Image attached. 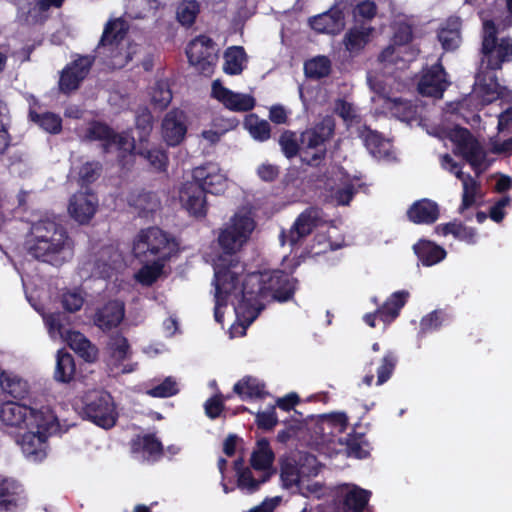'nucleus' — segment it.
<instances>
[{
	"instance_id": "obj_1",
	"label": "nucleus",
	"mask_w": 512,
	"mask_h": 512,
	"mask_svg": "<svg viewBox=\"0 0 512 512\" xmlns=\"http://www.w3.org/2000/svg\"><path fill=\"white\" fill-rule=\"evenodd\" d=\"M255 228L251 208L242 207L218 236L224 255L214 264V317L222 323L221 309L231 302L236 315V321L229 329L231 338L245 335L247 327L264 308V299L287 301L295 290L294 278L279 270L254 272L243 277L244 265L235 254L248 242Z\"/></svg>"
},
{
	"instance_id": "obj_2",
	"label": "nucleus",
	"mask_w": 512,
	"mask_h": 512,
	"mask_svg": "<svg viewBox=\"0 0 512 512\" xmlns=\"http://www.w3.org/2000/svg\"><path fill=\"white\" fill-rule=\"evenodd\" d=\"M481 18L483 21V56L476 74L474 90L462 101L449 105L452 113L460 114L465 119L467 116L464 110L479 111L483 106L498 99L501 86L498 83L496 71L502 68L503 63L512 60V39L508 37L498 39L493 20L487 19L483 12Z\"/></svg>"
},
{
	"instance_id": "obj_3",
	"label": "nucleus",
	"mask_w": 512,
	"mask_h": 512,
	"mask_svg": "<svg viewBox=\"0 0 512 512\" xmlns=\"http://www.w3.org/2000/svg\"><path fill=\"white\" fill-rule=\"evenodd\" d=\"M26 247L34 258L54 266L64 264L73 256V242L54 217L32 225Z\"/></svg>"
},
{
	"instance_id": "obj_4",
	"label": "nucleus",
	"mask_w": 512,
	"mask_h": 512,
	"mask_svg": "<svg viewBox=\"0 0 512 512\" xmlns=\"http://www.w3.org/2000/svg\"><path fill=\"white\" fill-rule=\"evenodd\" d=\"M321 466L315 456L300 453L297 458H287L281 462L280 479L282 486L305 497L320 498L323 486L313 480L320 472Z\"/></svg>"
},
{
	"instance_id": "obj_5",
	"label": "nucleus",
	"mask_w": 512,
	"mask_h": 512,
	"mask_svg": "<svg viewBox=\"0 0 512 512\" xmlns=\"http://www.w3.org/2000/svg\"><path fill=\"white\" fill-rule=\"evenodd\" d=\"M128 24L123 18L109 21L95 50L104 64L111 68L124 67L137 52V46L126 39Z\"/></svg>"
},
{
	"instance_id": "obj_6",
	"label": "nucleus",
	"mask_w": 512,
	"mask_h": 512,
	"mask_svg": "<svg viewBox=\"0 0 512 512\" xmlns=\"http://www.w3.org/2000/svg\"><path fill=\"white\" fill-rule=\"evenodd\" d=\"M58 428V418L53 411L23 429L24 432L16 437V443L26 459L32 462H40L47 456L48 438Z\"/></svg>"
},
{
	"instance_id": "obj_7",
	"label": "nucleus",
	"mask_w": 512,
	"mask_h": 512,
	"mask_svg": "<svg viewBox=\"0 0 512 512\" xmlns=\"http://www.w3.org/2000/svg\"><path fill=\"white\" fill-rule=\"evenodd\" d=\"M132 252L139 261H168L178 252L175 238L158 227L140 230L133 240Z\"/></svg>"
},
{
	"instance_id": "obj_8",
	"label": "nucleus",
	"mask_w": 512,
	"mask_h": 512,
	"mask_svg": "<svg viewBox=\"0 0 512 512\" xmlns=\"http://www.w3.org/2000/svg\"><path fill=\"white\" fill-rule=\"evenodd\" d=\"M432 134L441 140L449 139L454 145V153L461 155L476 173H481L489 167L485 150L467 129L457 125L451 128L440 127Z\"/></svg>"
},
{
	"instance_id": "obj_9",
	"label": "nucleus",
	"mask_w": 512,
	"mask_h": 512,
	"mask_svg": "<svg viewBox=\"0 0 512 512\" xmlns=\"http://www.w3.org/2000/svg\"><path fill=\"white\" fill-rule=\"evenodd\" d=\"M335 121L326 116L300 136V157L308 165H318L326 155V142L334 135Z\"/></svg>"
},
{
	"instance_id": "obj_10",
	"label": "nucleus",
	"mask_w": 512,
	"mask_h": 512,
	"mask_svg": "<svg viewBox=\"0 0 512 512\" xmlns=\"http://www.w3.org/2000/svg\"><path fill=\"white\" fill-rule=\"evenodd\" d=\"M82 416L103 429H111L118 419L117 405L110 393L104 390L88 391L82 397Z\"/></svg>"
},
{
	"instance_id": "obj_11",
	"label": "nucleus",
	"mask_w": 512,
	"mask_h": 512,
	"mask_svg": "<svg viewBox=\"0 0 512 512\" xmlns=\"http://www.w3.org/2000/svg\"><path fill=\"white\" fill-rule=\"evenodd\" d=\"M367 81L371 90L376 93V96L372 97V101L375 104L382 105V113H390L392 116L407 123L419 120L420 111L417 105H413L401 98L391 97L387 93L386 86L390 84V78H386L384 81L370 72L368 73Z\"/></svg>"
},
{
	"instance_id": "obj_12",
	"label": "nucleus",
	"mask_w": 512,
	"mask_h": 512,
	"mask_svg": "<svg viewBox=\"0 0 512 512\" xmlns=\"http://www.w3.org/2000/svg\"><path fill=\"white\" fill-rule=\"evenodd\" d=\"M393 31L391 44L381 52L379 61L385 66L403 62L402 68L416 57L418 51L410 44L413 37L412 29L404 18L400 17L394 21Z\"/></svg>"
},
{
	"instance_id": "obj_13",
	"label": "nucleus",
	"mask_w": 512,
	"mask_h": 512,
	"mask_svg": "<svg viewBox=\"0 0 512 512\" xmlns=\"http://www.w3.org/2000/svg\"><path fill=\"white\" fill-rule=\"evenodd\" d=\"M51 412L53 409L49 405L36 401L30 402L29 405L8 401L0 407V420L6 426L23 430Z\"/></svg>"
},
{
	"instance_id": "obj_14",
	"label": "nucleus",
	"mask_w": 512,
	"mask_h": 512,
	"mask_svg": "<svg viewBox=\"0 0 512 512\" xmlns=\"http://www.w3.org/2000/svg\"><path fill=\"white\" fill-rule=\"evenodd\" d=\"M82 137L102 141L105 152H117L121 162L126 157H131L136 149L135 141L128 133L115 134L106 124L100 122L90 123Z\"/></svg>"
},
{
	"instance_id": "obj_15",
	"label": "nucleus",
	"mask_w": 512,
	"mask_h": 512,
	"mask_svg": "<svg viewBox=\"0 0 512 512\" xmlns=\"http://www.w3.org/2000/svg\"><path fill=\"white\" fill-rule=\"evenodd\" d=\"M44 323L52 340H63L84 360L91 362L96 359L97 349L80 332L62 331L61 313L42 314Z\"/></svg>"
},
{
	"instance_id": "obj_16",
	"label": "nucleus",
	"mask_w": 512,
	"mask_h": 512,
	"mask_svg": "<svg viewBox=\"0 0 512 512\" xmlns=\"http://www.w3.org/2000/svg\"><path fill=\"white\" fill-rule=\"evenodd\" d=\"M186 54L189 63L200 73L209 76L213 73L217 60V52L211 38L201 35L193 39L187 46Z\"/></svg>"
},
{
	"instance_id": "obj_17",
	"label": "nucleus",
	"mask_w": 512,
	"mask_h": 512,
	"mask_svg": "<svg viewBox=\"0 0 512 512\" xmlns=\"http://www.w3.org/2000/svg\"><path fill=\"white\" fill-rule=\"evenodd\" d=\"M122 267V255L114 247H105L99 257L85 262L81 267L82 277L110 278L114 271Z\"/></svg>"
},
{
	"instance_id": "obj_18",
	"label": "nucleus",
	"mask_w": 512,
	"mask_h": 512,
	"mask_svg": "<svg viewBox=\"0 0 512 512\" xmlns=\"http://www.w3.org/2000/svg\"><path fill=\"white\" fill-rule=\"evenodd\" d=\"M192 177L193 181L196 182L205 193L219 195L228 187L227 175L216 163H206L195 167L192 171Z\"/></svg>"
},
{
	"instance_id": "obj_19",
	"label": "nucleus",
	"mask_w": 512,
	"mask_h": 512,
	"mask_svg": "<svg viewBox=\"0 0 512 512\" xmlns=\"http://www.w3.org/2000/svg\"><path fill=\"white\" fill-rule=\"evenodd\" d=\"M322 222H324V218L320 209L315 207L306 209L297 217L288 233L283 232L281 234V243L284 245L286 242H289L290 246L296 245Z\"/></svg>"
},
{
	"instance_id": "obj_20",
	"label": "nucleus",
	"mask_w": 512,
	"mask_h": 512,
	"mask_svg": "<svg viewBox=\"0 0 512 512\" xmlns=\"http://www.w3.org/2000/svg\"><path fill=\"white\" fill-rule=\"evenodd\" d=\"M371 492L354 484H342L335 489L338 512H362Z\"/></svg>"
},
{
	"instance_id": "obj_21",
	"label": "nucleus",
	"mask_w": 512,
	"mask_h": 512,
	"mask_svg": "<svg viewBox=\"0 0 512 512\" xmlns=\"http://www.w3.org/2000/svg\"><path fill=\"white\" fill-rule=\"evenodd\" d=\"M98 205L97 196L86 189L72 195L68 204V212L76 222L86 224L94 217Z\"/></svg>"
},
{
	"instance_id": "obj_22",
	"label": "nucleus",
	"mask_w": 512,
	"mask_h": 512,
	"mask_svg": "<svg viewBox=\"0 0 512 512\" xmlns=\"http://www.w3.org/2000/svg\"><path fill=\"white\" fill-rule=\"evenodd\" d=\"M187 133V116L184 111L173 109L161 123V135L168 146H177L183 142Z\"/></svg>"
},
{
	"instance_id": "obj_23",
	"label": "nucleus",
	"mask_w": 512,
	"mask_h": 512,
	"mask_svg": "<svg viewBox=\"0 0 512 512\" xmlns=\"http://www.w3.org/2000/svg\"><path fill=\"white\" fill-rule=\"evenodd\" d=\"M450 82L440 63L423 70L418 83V91L423 96L441 98Z\"/></svg>"
},
{
	"instance_id": "obj_24",
	"label": "nucleus",
	"mask_w": 512,
	"mask_h": 512,
	"mask_svg": "<svg viewBox=\"0 0 512 512\" xmlns=\"http://www.w3.org/2000/svg\"><path fill=\"white\" fill-rule=\"evenodd\" d=\"M440 161L443 169L455 174V176L462 182L463 194L459 212L463 214L466 209L475 203L478 184L474 178L462 172L459 165L449 154L442 155Z\"/></svg>"
},
{
	"instance_id": "obj_25",
	"label": "nucleus",
	"mask_w": 512,
	"mask_h": 512,
	"mask_svg": "<svg viewBox=\"0 0 512 512\" xmlns=\"http://www.w3.org/2000/svg\"><path fill=\"white\" fill-rule=\"evenodd\" d=\"M212 96L231 111L245 112L255 106V99L252 95L233 92L224 87L219 80L212 83Z\"/></svg>"
},
{
	"instance_id": "obj_26",
	"label": "nucleus",
	"mask_w": 512,
	"mask_h": 512,
	"mask_svg": "<svg viewBox=\"0 0 512 512\" xmlns=\"http://www.w3.org/2000/svg\"><path fill=\"white\" fill-rule=\"evenodd\" d=\"M409 294L406 291H398L393 293L386 302L378 307L374 313H367L364 315V322L370 326L375 327L376 317L379 316L380 320L385 324V327L392 323L399 315L400 310L405 305Z\"/></svg>"
},
{
	"instance_id": "obj_27",
	"label": "nucleus",
	"mask_w": 512,
	"mask_h": 512,
	"mask_svg": "<svg viewBox=\"0 0 512 512\" xmlns=\"http://www.w3.org/2000/svg\"><path fill=\"white\" fill-rule=\"evenodd\" d=\"M92 63L93 58L91 56H80L68 65L60 76V90L68 93L77 89L89 73Z\"/></svg>"
},
{
	"instance_id": "obj_28",
	"label": "nucleus",
	"mask_w": 512,
	"mask_h": 512,
	"mask_svg": "<svg viewBox=\"0 0 512 512\" xmlns=\"http://www.w3.org/2000/svg\"><path fill=\"white\" fill-rule=\"evenodd\" d=\"M352 134H356L362 139L365 147L374 158L387 161L394 159L390 141L383 138L378 132L372 131L363 125L358 126L355 132L352 131Z\"/></svg>"
},
{
	"instance_id": "obj_29",
	"label": "nucleus",
	"mask_w": 512,
	"mask_h": 512,
	"mask_svg": "<svg viewBox=\"0 0 512 512\" xmlns=\"http://www.w3.org/2000/svg\"><path fill=\"white\" fill-rule=\"evenodd\" d=\"M179 199L183 208L194 217H204L207 212L205 191L194 181L182 185Z\"/></svg>"
},
{
	"instance_id": "obj_30",
	"label": "nucleus",
	"mask_w": 512,
	"mask_h": 512,
	"mask_svg": "<svg viewBox=\"0 0 512 512\" xmlns=\"http://www.w3.org/2000/svg\"><path fill=\"white\" fill-rule=\"evenodd\" d=\"M110 356L108 365L115 374L130 373L135 370L136 364L124 363L129 357V344L126 338L122 336H115L109 343Z\"/></svg>"
},
{
	"instance_id": "obj_31",
	"label": "nucleus",
	"mask_w": 512,
	"mask_h": 512,
	"mask_svg": "<svg viewBox=\"0 0 512 512\" xmlns=\"http://www.w3.org/2000/svg\"><path fill=\"white\" fill-rule=\"evenodd\" d=\"M359 179L351 178L341 169L335 172L333 184H329L332 199L339 205H347L359 187Z\"/></svg>"
},
{
	"instance_id": "obj_32",
	"label": "nucleus",
	"mask_w": 512,
	"mask_h": 512,
	"mask_svg": "<svg viewBox=\"0 0 512 512\" xmlns=\"http://www.w3.org/2000/svg\"><path fill=\"white\" fill-rule=\"evenodd\" d=\"M161 443L151 435L139 436L132 441L131 452L139 462H154L162 455Z\"/></svg>"
},
{
	"instance_id": "obj_33",
	"label": "nucleus",
	"mask_w": 512,
	"mask_h": 512,
	"mask_svg": "<svg viewBox=\"0 0 512 512\" xmlns=\"http://www.w3.org/2000/svg\"><path fill=\"white\" fill-rule=\"evenodd\" d=\"M275 454L267 439L261 438L256 442V445L251 453L250 463L252 468L257 473H268L269 478L275 473L273 463Z\"/></svg>"
},
{
	"instance_id": "obj_34",
	"label": "nucleus",
	"mask_w": 512,
	"mask_h": 512,
	"mask_svg": "<svg viewBox=\"0 0 512 512\" xmlns=\"http://www.w3.org/2000/svg\"><path fill=\"white\" fill-rule=\"evenodd\" d=\"M124 315V303L119 300H112L97 310L94 323L102 330H110L122 322Z\"/></svg>"
},
{
	"instance_id": "obj_35",
	"label": "nucleus",
	"mask_w": 512,
	"mask_h": 512,
	"mask_svg": "<svg viewBox=\"0 0 512 512\" xmlns=\"http://www.w3.org/2000/svg\"><path fill=\"white\" fill-rule=\"evenodd\" d=\"M242 458L234 462V469L237 475V487L246 494H252L259 490L260 486L267 482L269 478L268 473H258L256 477L249 467H244Z\"/></svg>"
},
{
	"instance_id": "obj_36",
	"label": "nucleus",
	"mask_w": 512,
	"mask_h": 512,
	"mask_svg": "<svg viewBox=\"0 0 512 512\" xmlns=\"http://www.w3.org/2000/svg\"><path fill=\"white\" fill-rule=\"evenodd\" d=\"M309 24L316 32L337 34L345 26L344 15L340 10L333 9L310 18Z\"/></svg>"
},
{
	"instance_id": "obj_37",
	"label": "nucleus",
	"mask_w": 512,
	"mask_h": 512,
	"mask_svg": "<svg viewBox=\"0 0 512 512\" xmlns=\"http://www.w3.org/2000/svg\"><path fill=\"white\" fill-rule=\"evenodd\" d=\"M348 426V418L343 412H333L324 414L318 421V428L323 438L330 440L329 437H335L346 431Z\"/></svg>"
},
{
	"instance_id": "obj_38",
	"label": "nucleus",
	"mask_w": 512,
	"mask_h": 512,
	"mask_svg": "<svg viewBox=\"0 0 512 512\" xmlns=\"http://www.w3.org/2000/svg\"><path fill=\"white\" fill-rule=\"evenodd\" d=\"M374 28L370 25H355L347 31L343 39L344 46L350 53H359L370 41Z\"/></svg>"
},
{
	"instance_id": "obj_39",
	"label": "nucleus",
	"mask_w": 512,
	"mask_h": 512,
	"mask_svg": "<svg viewBox=\"0 0 512 512\" xmlns=\"http://www.w3.org/2000/svg\"><path fill=\"white\" fill-rule=\"evenodd\" d=\"M408 217L417 224H431L439 217L438 205L428 199L419 200L408 210Z\"/></svg>"
},
{
	"instance_id": "obj_40",
	"label": "nucleus",
	"mask_w": 512,
	"mask_h": 512,
	"mask_svg": "<svg viewBox=\"0 0 512 512\" xmlns=\"http://www.w3.org/2000/svg\"><path fill=\"white\" fill-rule=\"evenodd\" d=\"M460 26V19L451 17L440 28L438 39L444 50L449 51L458 48L461 42Z\"/></svg>"
},
{
	"instance_id": "obj_41",
	"label": "nucleus",
	"mask_w": 512,
	"mask_h": 512,
	"mask_svg": "<svg viewBox=\"0 0 512 512\" xmlns=\"http://www.w3.org/2000/svg\"><path fill=\"white\" fill-rule=\"evenodd\" d=\"M414 251L425 266L435 265L446 256V252L442 247L426 240H421L416 243L414 245Z\"/></svg>"
},
{
	"instance_id": "obj_42",
	"label": "nucleus",
	"mask_w": 512,
	"mask_h": 512,
	"mask_svg": "<svg viewBox=\"0 0 512 512\" xmlns=\"http://www.w3.org/2000/svg\"><path fill=\"white\" fill-rule=\"evenodd\" d=\"M0 385L14 398H24L29 392L28 382L12 372L0 373Z\"/></svg>"
},
{
	"instance_id": "obj_43",
	"label": "nucleus",
	"mask_w": 512,
	"mask_h": 512,
	"mask_svg": "<svg viewBox=\"0 0 512 512\" xmlns=\"http://www.w3.org/2000/svg\"><path fill=\"white\" fill-rule=\"evenodd\" d=\"M246 62V53L242 47H230L224 53L223 70L226 74L238 75L245 68Z\"/></svg>"
},
{
	"instance_id": "obj_44",
	"label": "nucleus",
	"mask_w": 512,
	"mask_h": 512,
	"mask_svg": "<svg viewBox=\"0 0 512 512\" xmlns=\"http://www.w3.org/2000/svg\"><path fill=\"white\" fill-rule=\"evenodd\" d=\"M135 273V280L143 286H150L156 282L163 273L167 261L150 259Z\"/></svg>"
},
{
	"instance_id": "obj_45",
	"label": "nucleus",
	"mask_w": 512,
	"mask_h": 512,
	"mask_svg": "<svg viewBox=\"0 0 512 512\" xmlns=\"http://www.w3.org/2000/svg\"><path fill=\"white\" fill-rule=\"evenodd\" d=\"M129 205L134 207L140 216L155 211L159 207L158 197L151 192L133 193L129 197Z\"/></svg>"
},
{
	"instance_id": "obj_46",
	"label": "nucleus",
	"mask_w": 512,
	"mask_h": 512,
	"mask_svg": "<svg viewBox=\"0 0 512 512\" xmlns=\"http://www.w3.org/2000/svg\"><path fill=\"white\" fill-rule=\"evenodd\" d=\"M75 373V364L71 354L64 350H58L56 355V368L54 378L61 383L72 380Z\"/></svg>"
},
{
	"instance_id": "obj_47",
	"label": "nucleus",
	"mask_w": 512,
	"mask_h": 512,
	"mask_svg": "<svg viewBox=\"0 0 512 512\" xmlns=\"http://www.w3.org/2000/svg\"><path fill=\"white\" fill-rule=\"evenodd\" d=\"M332 61L324 55L315 56L304 63V72L308 78L321 79L329 76Z\"/></svg>"
},
{
	"instance_id": "obj_48",
	"label": "nucleus",
	"mask_w": 512,
	"mask_h": 512,
	"mask_svg": "<svg viewBox=\"0 0 512 512\" xmlns=\"http://www.w3.org/2000/svg\"><path fill=\"white\" fill-rule=\"evenodd\" d=\"M234 392L242 400L260 398L264 395V385L256 378L245 377L234 385Z\"/></svg>"
},
{
	"instance_id": "obj_49",
	"label": "nucleus",
	"mask_w": 512,
	"mask_h": 512,
	"mask_svg": "<svg viewBox=\"0 0 512 512\" xmlns=\"http://www.w3.org/2000/svg\"><path fill=\"white\" fill-rule=\"evenodd\" d=\"M436 233L446 236L453 235L456 239L467 242L469 244H473L476 241V233L475 230L469 227H465L456 222H450L443 225H438L436 228Z\"/></svg>"
},
{
	"instance_id": "obj_50",
	"label": "nucleus",
	"mask_w": 512,
	"mask_h": 512,
	"mask_svg": "<svg viewBox=\"0 0 512 512\" xmlns=\"http://www.w3.org/2000/svg\"><path fill=\"white\" fill-rule=\"evenodd\" d=\"M45 9L38 5V0H24L18 4V17L26 23H37L45 18Z\"/></svg>"
},
{
	"instance_id": "obj_51",
	"label": "nucleus",
	"mask_w": 512,
	"mask_h": 512,
	"mask_svg": "<svg viewBox=\"0 0 512 512\" xmlns=\"http://www.w3.org/2000/svg\"><path fill=\"white\" fill-rule=\"evenodd\" d=\"M335 112L344 120L351 132H355L360 125V119L357 108L344 99H338L335 102Z\"/></svg>"
},
{
	"instance_id": "obj_52",
	"label": "nucleus",
	"mask_w": 512,
	"mask_h": 512,
	"mask_svg": "<svg viewBox=\"0 0 512 512\" xmlns=\"http://www.w3.org/2000/svg\"><path fill=\"white\" fill-rule=\"evenodd\" d=\"M21 491V486L16 481L0 476V508L7 509L15 504Z\"/></svg>"
},
{
	"instance_id": "obj_53",
	"label": "nucleus",
	"mask_w": 512,
	"mask_h": 512,
	"mask_svg": "<svg viewBox=\"0 0 512 512\" xmlns=\"http://www.w3.org/2000/svg\"><path fill=\"white\" fill-rule=\"evenodd\" d=\"M200 6L195 0L182 2L177 9V19L184 26H191L197 15L199 14Z\"/></svg>"
},
{
	"instance_id": "obj_54",
	"label": "nucleus",
	"mask_w": 512,
	"mask_h": 512,
	"mask_svg": "<svg viewBox=\"0 0 512 512\" xmlns=\"http://www.w3.org/2000/svg\"><path fill=\"white\" fill-rule=\"evenodd\" d=\"M85 302V296L80 289H69L62 293L61 304L68 312H76L80 310Z\"/></svg>"
},
{
	"instance_id": "obj_55",
	"label": "nucleus",
	"mask_w": 512,
	"mask_h": 512,
	"mask_svg": "<svg viewBox=\"0 0 512 512\" xmlns=\"http://www.w3.org/2000/svg\"><path fill=\"white\" fill-rule=\"evenodd\" d=\"M137 153L147 159L153 169L157 171H163L166 169L168 157L165 151L161 149H146L140 147Z\"/></svg>"
},
{
	"instance_id": "obj_56",
	"label": "nucleus",
	"mask_w": 512,
	"mask_h": 512,
	"mask_svg": "<svg viewBox=\"0 0 512 512\" xmlns=\"http://www.w3.org/2000/svg\"><path fill=\"white\" fill-rule=\"evenodd\" d=\"M172 100V93L166 81H158L151 88V101L159 108H165Z\"/></svg>"
},
{
	"instance_id": "obj_57",
	"label": "nucleus",
	"mask_w": 512,
	"mask_h": 512,
	"mask_svg": "<svg viewBox=\"0 0 512 512\" xmlns=\"http://www.w3.org/2000/svg\"><path fill=\"white\" fill-rule=\"evenodd\" d=\"M30 117L49 133L55 134L61 130L62 120L56 114L44 113L42 115H38L34 111L30 110Z\"/></svg>"
},
{
	"instance_id": "obj_58",
	"label": "nucleus",
	"mask_w": 512,
	"mask_h": 512,
	"mask_svg": "<svg viewBox=\"0 0 512 512\" xmlns=\"http://www.w3.org/2000/svg\"><path fill=\"white\" fill-rule=\"evenodd\" d=\"M245 125L251 136L259 141H265L270 137V125L267 121L259 120L251 115L247 118Z\"/></svg>"
},
{
	"instance_id": "obj_59",
	"label": "nucleus",
	"mask_w": 512,
	"mask_h": 512,
	"mask_svg": "<svg viewBox=\"0 0 512 512\" xmlns=\"http://www.w3.org/2000/svg\"><path fill=\"white\" fill-rule=\"evenodd\" d=\"M377 14V6L373 1L364 0L358 3L353 9V17L356 23L365 24L372 20Z\"/></svg>"
},
{
	"instance_id": "obj_60",
	"label": "nucleus",
	"mask_w": 512,
	"mask_h": 512,
	"mask_svg": "<svg viewBox=\"0 0 512 512\" xmlns=\"http://www.w3.org/2000/svg\"><path fill=\"white\" fill-rule=\"evenodd\" d=\"M279 144L287 158H292L298 153L300 154V143H298L297 135L293 132H284L279 139Z\"/></svg>"
},
{
	"instance_id": "obj_61",
	"label": "nucleus",
	"mask_w": 512,
	"mask_h": 512,
	"mask_svg": "<svg viewBox=\"0 0 512 512\" xmlns=\"http://www.w3.org/2000/svg\"><path fill=\"white\" fill-rule=\"evenodd\" d=\"M178 392L177 382L172 377H167L162 383L147 390L152 397L165 398L175 395Z\"/></svg>"
},
{
	"instance_id": "obj_62",
	"label": "nucleus",
	"mask_w": 512,
	"mask_h": 512,
	"mask_svg": "<svg viewBox=\"0 0 512 512\" xmlns=\"http://www.w3.org/2000/svg\"><path fill=\"white\" fill-rule=\"evenodd\" d=\"M397 362L396 356L392 352H388L382 359V363L377 370V384L382 385L391 376Z\"/></svg>"
},
{
	"instance_id": "obj_63",
	"label": "nucleus",
	"mask_w": 512,
	"mask_h": 512,
	"mask_svg": "<svg viewBox=\"0 0 512 512\" xmlns=\"http://www.w3.org/2000/svg\"><path fill=\"white\" fill-rule=\"evenodd\" d=\"M136 128L139 132L140 142L147 141L152 131V115L149 111L144 110L136 117Z\"/></svg>"
},
{
	"instance_id": "obj_64",
	"label": "nucleus",
	"mask_w": 512,
	"mask_h": 512,
	"mask_svg": "<svg viewBox=\"0 0 512 512\" xmlns=\"http://www.w3.org/2000/svg\"><path fill=\"white\" fill-rule=\"evenodd\" d=\"M445 313L442 311H434L421 320V333L431 332L439 328L445 321Z\"/></svg>"
}]
</instances>
